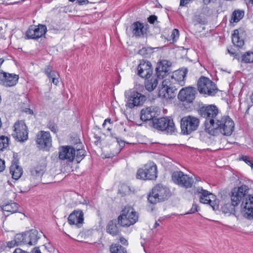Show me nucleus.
Wrapping results in <instances>:
<instances>
[{
  "mask_svg": "<svg viewBox=\"0 0 253 253\" xmlns=\"http://www.w3.org/2000/svg\"><path fill=\"white\" fill-rule=\"evenodd\" d=\"M199 124V119L195 117L190 115L183 117L180 120L181 133L187 135L190 134L198 129Z\"/></svg>",
  "mask_w": 253,
  "mask_h": 253,
  "instance_id": "6e6552de",
  "label": "nucleus"
},
{
  "mask_svg": "<svg viewBox=\"0 0 253 253\" xmlns=\"http://www.w3.org/2000/svg\"><path fill=\"white\" fill-rule=\"evenodd\" d=\"M245 36V31L243 28H240L235 30L232 35V43L237 47H242L244 44V39Z\"/></svg>",
  "mask_w": 253,
  "mask_h": 253,
  "instance_id": "5701e85b",
  "label": "nucleus"
},
{
  "mask_svg": "<svg viewBox=\"0 0 253 253\" xmlns=\"http://www.w3.org/2000/svg\"><path fill=\"white\" fill-rule=\"evenodd\" d=\"M58 76L57 75H56V76H52L50 77V79H52V82L54 84L56 85L58 83V79L56 77Z\"/></svg>",
  "mask_w": 253,
  "mask_h": 253,
  "instance_id": "5fc2aeb1",
  "label": "nucleus"
},
{
  "mask_svg": "<svg viewBox=\"0 0 253 253\" xmlns=\"http://www.w3.org/2000/svg\"><path fill=\"white\" fill-rule=\"evenodd\" d=\"M156 112L154 111V108L150 107L143 109L140 113V119L142 121L147 122L152 120L155 118Z\"/></svg>",
  "mask_w": 253,
  "mask_h": 253,
  "instance_id": "cd10ccee",
  "label": "nucleus"
},
{
  "mask_svg": "<svg viewBox=\"0 0 253 253\" xmlns=\"http://www.w3.org/2000/svg\"><path fill=\"white\" fill-rule=\"evenodd\" d=\"M9 139L6 136L1 135L0 136V150L3 151L9 145Z\"/></svg>",
  "mask_w": 253,
  "mask_h": 253,
  "instance_id": "ea45409f",
  "label": "nucleus"
},
{
  "mask_svg": "<svg viewBox=\"0 0 253 253\" xmlns=\"http://www.w3.org/2000/svg\"><path fill=\"white\" fill-rule=\"evenodd\" d=\"M241 207L244 212V216L248 219H253V195H248L242 201Z\"/></svg>",
  "mask_w": 253,
  "mask_h": 253,
  "instance_id": "412c9836",
  "label": "nucleus"
},
{
  "mask_svg": "<svg viewBox=\"0 0 253 253\" xmlns=\"http://www.w3.org/2000/svg\"><path fill=\"white\" fill-rule=\"evenodd\" d=\"M32 253H41L40 250L39 248H35L32 251Z\"/></svg>",
  "mask_w": 253,
  "mask_h": 253,
  "instance_id": "052dcab7",
  "label": "nucleus"
},
{
  "mask_svg": "<svg viewBox=\"0 0 253 253\" xmlns=\"http://www.w3.org/2000/svg\"><path fill=\"white\" fill-rule=\"evenodd\" d=\"M241 160L244 161L248 165L250 166L252 169H253V161L250 159V157L247 156H243Z\"/></svg>",
  "mask_w": 253,
  "mask_h": 253,
  "instance_id": "37998d69",
  "label": "nucleus"
},
{
  "mask_svg": "<svg viewBox=\"0 0 253 253\" xmlns=\"http://www.w3.org/2000/svg\"><path fill=\"white\" fill-rule=\"evenodd\" d=\"M190 0H180V6H184L186 4L188 3Z\"/></svg>",
  "mask_w": 253,
  "mask_h": 253,
  "instance_id": "4d7b16f0",
  "label": "nucleus"
},
{
  "mask_svg": "<svg viewBox=\"0 0 253 253\" xmlns=\"http://www.w3.org/2000/svg\"><path fill=\"white\" fill-rule=\"evenodd\" d=\"M46 170V165L44 163L37 166L31 170V174L35 177H41Z\"/></svg>",
  "mask_w": 253,
  "mask_h": 253,
  "instance_id": "473e14b6",
  "label": "nucleus"
},
{
  "mask_svg": "<svg viewBox=\"0 0 253 253\" xmlns=\"http://www.w3.org/2000/svg\"><path fill=\"white\" fill-rule=\"evenodd\" d=\"M18 246V245H17L16 242L15 241V239H14L13 240L9 241L7 243V246L9 248H12L15 246Z\"/></svg>",
  "mask_w": 253,
  "mask_h": 253,
  "instance_id": "09e8293b",
  "label": "nucleus"
},
{
  "mask_svg": "<svg viewBox=\"0 0 253 253\" xmlns=\"http://www.w3.org/2000/svg\"><path fill=\"white\" fill-rule=\"evenodd\" d=\"M237 202L233 198L230 197V202L224 204L221 207V210L225 213L235 214V208L239 205Z\"/></svg>",
  "mask_w": 253,
  "mask_h": 253,
  "instance_id": "c85d7f7f",
  "label": "nucleus"
},
{
  "mask_svg": "<svg viewBox=\"0 0 253 253\" xmlns=\"http://www.w3.org/2000/svg\"><path fill=\"white\" fill-rule=\"evenodd\" d=\"M138 219V215L133 208L131 207H125L118 216L121 226L129 227L135 223Z\"/></svg>",
  "mask_w": 253,
  "mask_h": 253,
  "instance_id": "39448f33",
  "label": "nucleus"
},
{
  "mask_svg": "<svg viewBox=\"0 0 253 253\" xmlns=\"http://www.w3.org/2000/svg\"><path fill=\"white\" fill-rule=\"evenodd\" d=\"M76 3L80 5H85L89 3L88 0H77Z\"/></svg>",
  "mask_w": 253,
  "mask_h": 253,
  "instance_id": "603ef678",
  "label": "nucleus"
},
{
  "mask_svg": "<svg viewBox=\"0 0 253 253\" xmlns=\"http://www.w3.org/2000/svg\"><path fill=\"white\" fill-rule=\"evenodd\" d=\"M5 162L0 159V172L3 171L5 169Z\"/></svg>",
  "mask_w": 253,
  "mask_h": 253,
  "instance_id": "3c124183",
  "label": "nucleus"
},
{
  "mask_svg": "<svg viewBox=\"0 0 253 253\" xmlns=\"http://www.w3.org/2000/svg\"><path fill=\"white\" fill-rule=\"evenodd\" d=\"M196 93L195 88L191 86L185 87L179 91L177 97L182 102L190 103L194 100Z\"/></svg>",
  "mask_w": 253,
  "mask_h": 253,
  "instance_id": "f8f14e48",
  "label": "nucleus"
},
{
  "mask_svg": "<svg viewBox=\"0 0 253 253\" xmlns=\"http://www.w3.org/2000/svg\"><path fill=\"white\" fill-rule=\"evenodd\" d=\"M42 232L40 234L36 229H31L26 232L27 243L29 245H35L41 237Z\"/></svg>",
  "mask_w": 253,
  "mask_h": 253,
  "instance_id": "bb28decb",
  "label": "nucleus"
},
{
  "mask_svg": "<svg viewBox=\"0 0 253 253\" xmlns=\"http://www.w3.org/2000/svg\"><path fill=\"white\" fill-rule=\"evenodd\" d=\"M203 1L204 4L206 5L209 4L211 2V0H203Z\"/></svg>",
  "mask_w": 253,
  "mask_h": 253,
  "instance_id": "e2e57ef3",
  "label": "nucleus"
},
{
  "mask_svg": "<svg viewBox=\"0 0 253 253\" xmlns=\"http://www.w3.org/2000/svg\"><path fill=\"white\" fill-rule=\"evenodd\" d=\"M228 52L229 53H230L231 55H234L235 54V52H234L233 51H232L231 49H228Z\"/></svg>",
  "mask_w": 253,
  "mask_h": 253,
  "instance_id": "0e129e2a",
  "label": "nucleus"
},
{
  "mask_svg": "<svg viewBox=\"0 0 253 253\" xmlns=\"http://www.w3.org/2000/svg\"><path fill=\"white\" fill-rule=\"evenodd\" d=\"M68 222L71 225H76L80 227L84 221V213L82 211H74L69 216Z\"/></svg>",
  "mask_w": 253,
  "mask_h": 253,
  "instance_id": "a878e982",
  "label": "nucleus"
},
{
  "mask_svg": "<svg viewBox=\"0 0 253 253\" xmlns=\"http://www.w3.org/2000/svg\"><path fill=\"white\" fill-rule=\"evenodd\" d=\"M157 20V17L155 15H152L147 18V21L150 24H154Z\"/></svg>",
  "mask_w": 253,
  "mask_h": 253,
  "instance_id": "de8ad7c7",
  "label": "nucleus"
},
{
  "mask_svg": "<svg viewBox=\"0 0 253 253\" xmlns=\"http://www.w3.org/2000/svg\"><path fill=\"white\" fill-rule=\"evenodd\" d=\"M171 37H172L173 40H174V39H175V38H178L179 31L176 29H173L172 31Z\"/></svg>",
  "mask_w": 253,
  "mask_h": 253,
  "instance_id": "8fccbe9b",
  "label": "nucleus"
},
{
  "mask_svg": "<svg viewBox=\"0 0 253 253\" xmlns=\"http://www.w3.org/2000/svg\"><path fill=\"white\" fill-rule=\"evenodd\" d=\"M14 239L16 242L18 246L22 244H27L26 240V232L22 234H17L14 237Z\"/></svg>",
  "mask_w": 253,
  "mask_h": 253,
  "instance_id": "58836bf2",
  "label": "nucleus"
},
{
  "mask_svg": "<svg viewBox=\"0 0 253 253\" xmlns=\"http://www.w3.org/2000/svg\"><path fill=\"white\" fill-rule=\"evenodd\" d=\"M250 189L245 184H242L240 186L234 188L231 191L230 197L233 198L239 204L241 201L244 200L250 194Z\"/></svg>",
  "mask_w": 253,
  "mask_h": 253,
  "instance_id": "4468645a",
  "label": "nucleus"
},
{
  "mask_svg": "<svg viewBox=\"0 0 253 253\" xmlns=\"http://www.w3.org/2000/svg\"><path fill=\"white\" fill-rule=\"evenodd\" d=\"M211 199V203H208L212 208L214 211L218 210L219 209V201L214 199Z\"/></svg>",
  "mask_w": 253,
  "mask_h": 253,
  "instance_id": "79ce46f5",
  "label": "nucleus"
},
{
  "mask_svg": "<svg viewBox=\"0 0 253 253\" xmlns=\"http://www.w3.org/2000/svg\"><path fill=\"white\" fill-rule=\"evenodd\" d=\"M83 146L81 142L79 143V144L75 148L77 154L76 155V161L77 163H80L85 155V151L83 148Z\"/></svg>",
  "mask_w": 253,
  "mask_h": 253,
  "instance_id": "f704fd0d",
  "label": "nucleus"
},
{
  "mask_svg": "<svg viewBox=\"0 0 253 253\" xmlns=\"http://www.w3.org/2000/svg\"><path fill=\"white\" fill-rule=\"evenodd\" d=\"M47 32L44 25L39 24L37 27L31 26L26 31V36L28 39H38L45 35Z\"/></svg>",
  "mask_w": 253,
  "mask_h": 253,
  "instance_id": "dca6fc26",
  "label": "nucleus"
},
{
  "mask_svg": "<svg viewBox=\"0 0 253 253\" xmlns=\"http://www.w3.org/2000/svg\"><path fill=\"white\" fill-rule=\"evenodd\" d=\"M244 15V11L242 10H235L232 14V20L234 22H239Z\"/></svg>",
  "mask_w": 253,
  "mask_h": 253,
  "instance_id": "4c0bfd02",
  "label": "nucleus"
},
{
  "mask_svg": "<svg viewBox=\"0 0 253 253\" xmlns=\"http://www.w3.org/2000/svg\"><path fill=\"white\" fill-rule=\"evenodd\" d=\"M48 128L50 129V130L54 133H56L57 130V126L54 123H50L48 125Z\"/></svg>",
  "mask_w": 253,
  "mask_h": 253,
  "instance_id": "49530a36",
  "label": "nucleus"
},
{
  "mask_svg": "<svg viewBox=\"0 0 253 253\" xmlns=\"http://www.w3.org/2000/svg\"><path fill=\"white\" fill-rule=\"evenodd\" d=\"M119 225L118 219L110 220L106 226L107 232L113 236L118 235L120 232Z\"/></svg>",
  "mask_w": 253,
  "mask_h": 253,
  "instance_id": "c756f323",
  "label": "nucleus"
},
{
  "mask_svg": "<svg viewBox=\"0 0 253 253\" xmlns=\"http://www.w3.org/2000/svg\"><path fill=\"white\" fill-rule=\"evenodd\" d=\"M195 22L196 23L201 24H205L206 23V20L204 19H203L201 16L200 15H197L195 16Z\"/></svg>",
  "mask_w": 253,
  "mask_h": 253,
  "instance_id": "a18cd8bd",
  "label": "nucleus"
},
{
  "mask_svg": "<svg viewBox=\"0 0 253 253\" xmlns=\"http://www.w3.org/2000/svg\"><path fill=\"white\" fill-rule=\"evenodd\" d=\"M198 211V206L196 204H193L191 209L186 214H192Z\"/></svg>",
  "mask_w": 253,
  "mask_h": 253,
  "instance_id": "c03bdc74",
  "label": "nucleus"
},
{
  "mask_svg": "<svg viewBox=\"0 0 253 253\" xmlns=\"http://www.w3.org/2000/svg\"><path fill=\"white\" fill-rule=\"evenodd\" d=\"M178 87L170 82L169 78L164 80L159 87L158 96L162 98L168 100L175 97Z\"/></svg>",
  "mask_w": 253,
  "mask_h": 253,
  "instance_id": "0eeeda50",
  "label": "nucleus"
},
{
  "mask_svg": "<svg viewBox=\"0 0 253 253\" xmlns=\"http://www.w3.org/2000/svg\"><path fill=\"white\" fill-rule=\"evenodd\" d=\"M10 172L13 179H18L21 177L23 170L17 164L13 163L10 167Z\"/></svg>",
  "mask_w": 253,
  "mask_h": 253,
  "instance_id": "2f4dec72",
  "label": "nucleus"
},
{
  "mask_svg": "<svg viewBox=\"0 0 253 253\" xmlns=\"http://www.w3.org/2000/svg\"><path fill=\"white\" fill-rule=\"evenodd\" d=\"M171 178L174 183L185 188H191L194 183V180L192 177L184 174L181 171L173 172Z\"/></svg>",
  "mask_w": 253,
  "mask_h": 253,
  "instance_id": "9d476101",
  "label": "nucleus"
},
{
  "mask_svg": "<svg viewBox=\"0 0 253 253\" xmlns=\"http://www.w3.org/2000/svg\"><path fill=\"white\" fill-rule=\"evenodd\" d=\"M170 190L166 186L159 184L156 185L148 196V201L152 204L167 200L171 196Z\"/></svg>",
  "mask_w": 253,
  "mask_h": 253,
  "instance_id": "7ed1b4c3",
  "label": "nucleus"
},
{
  "mask_svg": "<svg viewBox=\"0 0 253 253\" xmlns=\"http://www.w3.org/2000/svg\"><path fill=\"white\" fill-rule=\"evenodd\" d=\"M133 35L136 38L144 37L147 34L149 25H144L139 21L134 22L131 26Z\"/></svg>",
  "mask_w": 253,
  "mask_h": 253,
  "instance_id": "4be33fe9",
  "label": "nucleus"
},
{
  "mask_svg": "<svg viewBox=\"0 0 253 253\" xmlns=\"http://www.w3.org/2000/svg\"><path fill=\"white\" fill-rule=\"evenodd\" d=\"M153 126L158 130L167 134H172L176 130L173 119L166 117L153 120Z\"/></svg>",
  "mask_w": 253,
  "mask_h": 253,
  "instance_id": "423d86ee",
  "label": "nucleus"
},
{
  "mask_svg": "<svg viewBox=\"0 0 253 253\" xmlns=\"http://www.w3.org/2000/svg\"><path fill=\"white\" fill-rule=\"evenodd\" d=\"M44 73L49 79H50L51 77L56 76V74L57 76H59L55 71L52 70V68L50 66H47L45 67Z\"/></svg>",
  "mask_w": 253,
  "mask_h": 253,
  "instance_id": "a19ab883",
  "label": "nucleus"
},
{
  "mask_svg": "<svg viewBox=\"0 0 253 253\" xmlns=\"http://www.w3.org/2000/svg\"><path fill=\"white\" fill-rule=\"evenodd\" d=\"M146 50H146V48H142L141 49H140V50H139L138 53H139V54H141V55H145V54H147V53H146Z\"/></svg>",
  "mask_w": 253,
  "mask_h": 253,
  "instance_id": "6e6d98bb",
  "label": "nucleus"
},
{
  "mask_svg": "<svg viewBox=\"0 0 253 253\" xmlns=\"http://www.w3.org/2000/svg\"><path fill=\"white\" fill-rule=\"evenodd\" d=\"M106 123H107V122H105V121H104V123H103V125H102V126H103L104 127H105V125H106Z\"/></svg>",
  "mask_w": 253,
  "mask_h": 253,
  "instance_id": "774afa93",
  "label": "nucleus"
},
{
  "mask_svg": "<svg viewBox=\"0 0 253 253\" xmlns=\"http://www.w3.org/2000/svg\"><path fill=\"white\" fill-rule=\"evenodd\" d=\"M37 143L40 149L49 150L51 146V137L48 131H41L37 134Z\"/></svg>",
  "mask_w": 253,
  "mask_h": 253,
  "instance_id": "2eb2a0df",
  "label": "nucleus"
},
{
  "mask_svg": "<svg viewBox=\"0 0 253 253\" xmlns=\"http://www.w3.org/2000/svg\"><path fill=\"white\" fill-rule=\"evenodd\" d=\"M105 122H108L110 124L112 123L111 120L110 119H108V118L105 120Z\"/></svg>",
  "mask_w": 253,
  "mask_h": 253,
  "instance_id": "69168bd1",
  "label": "nucleus"
},
{
  "mask_svg": "<svg viewBox=\"0 0 253 253\" xmlns=\"http://www.w3.org/2000/svg\"><path fill=\"white\" fill-rule=\"evenodd\" d=\"M242 62L245 63H253V51L246 52L242 56Z\"/></svg>",
  "mask_w": 253,
  "mask_h": 253,
  "instance_id": "e433bc0d",
  "label": "nucleus"
},
{
  "mask_svg": "<svg viewBox=\"0 0 253 253\" xmlns=\"http://www.w3.org/2000/svg\"><path fill=\"white\" fill-rule=\"evenodd\" d=\"M120 242L123 245H127V240L123 237L120 238Z\"/></svg>",
  "mask_w": 253,
  "mask_h": 253,
  "instance_id": "13d9d810",
  "label": "nucleus"
},
{
  "mask_svg": "<svg viewBox=\"0 0 253 253\" xmlns=\"http://www.w3.org/2000/svg\"><path fill=\"white\" fill-rule=\"evenodd\" d=\"M198 113L200 116L206 119L204 123L205 130L206 132H211V127L218 119L217 116L218 109L214 105L203 106L200 107Z\"/></svg>",
  "mask_w": 253,
  "mask_h": 253,
  "instance_id": "f257e3e1",
  "label": "nucleus"
},
{
  "mask_svg": "<svg viewBox=\"0 0 253 253\" xmlns=\"http://www.w3.org/2000/svg\"><path fill=\"white\" fill-rule=\"evenodd\" d=\"M13 137L17 141L23 142L28 139L27 127L24 122L19 121L16 122L13 126Z\"/></svg>",
  "mask_w": 253,
  "mask_h": 253,
  "instance_id": "9b49d317",
  "label": "nucleus"
},
{
  "mask_svg": "<svg viewBox=\"0 0 253 253\" xmlns=\"http://www.w3.org/2000/svg\"><path fill=\"white\" fill-rule=\"evenodd\" d=\"M195 194L199 195L200 201L203 204L211 203V199H214V196L210 192L204 190L202 187H197L194 191Z\"/></svg>",
  "mask_w": 253,
  "mask_h": 253,
  "instance_id": "393cba45",
  "label": "nucleus"
},
{
  "mask_svg": "<svg viewBox=\"0 0 253 253\" xmlns=\"http://www.w3.org/2000/svg\"><path fill=\"white\" fill-rule=\"evenodd\" d=\"M25 112H27V113H28L29 114H33V110L30 109H29V108L26 109Z\"/></svg>",
  "mask_w": 253,
  "mask_h": 253,
  "instance_id": "680f3d73",
  "label": "nucleus"
},
{
  "mask_svg": "<svg viewBox=\"0 0 253 253\" xmlns=\"http://www.w3.org/2000/svg\"><path fill=\"white\" fill-rule=\"evenodd\" d=\"M188 70L186 68L182 69L175 71L169 79L172 84L177 85V87L183 86L185 84V80Z\"/></svg>",
  "mask_w": 253,
  "mask_h": 253,
  "instance_id": "6ab92c4d",
  "label": "nucleus"
},
{
  "mask_svg": "<svg viewBox=\"0 0 253 253\" xmlns=\"http://www.w3.org/2000/svg\"><path fill=\"white\" fill-rule=\"evenodd\" d=\"M146 100L145 95L137 91H133L128 95L126 106L133 108L135 106H141Z\"/></svg>",
  "mask_w": 253,
  "mask_h": 253,
  "instance_id": "f3484780",
  "label": "nucleus"
},
{
  "mask_svg": "<svg viewBox=\"0 0 253 253\" xmlns=\"http://www.w3.org/2000/svg\"><path fill=\"white\" fill-rule=\"evenodd\" d=\"M234 123L229 116H223L220 119H216L211 127V132H208L211 135H215L219 130L224 135H230L234 130Z\"/></svg>",
  "mask_w": 253,
  "mask_h": 253,
  "instance_id": "f03ea898",
  "label": "nucleus"
},
{
  "mask_svg": "<svg viewBox=\"0 0 253 253\" xmlns=\"http://www.w3.org/2000/svg\"><path fill=\"white\" fill-rule=\"evenodd\" d=\"M159 225V224L158 223L157 221H156L155 223V224H154V228H156L157 226H158Z\"/></svg>",
  "mask_w": 253,
  "mask_h": 253,
  "instance_id": "338daca9",
  "label": "nucleus"
},
{
  "mask_svg": "<svg viewBox=\"0 0 253 253\" xmlns=\"http://www.w3.org/2000/svg\"><path fill=\"white\" fill-rule=\"evenodd\" d=\"M145 82V87L146 90L149 91H153L158 85V78L154 76L151 78H146Z\"/></svg>",
  "mask_w": 253,
  "mask_h": 253,
  "instance_id": "7c9ffc66",
  "label": "nucleus"
},
{
  "mask_svg": "<svg viewBox=\"0 0 253 253\" xmlns=\"http://www.w3.org/2000/svg\"><path fill=\"white\" fill-rule=\"evenodd\" d=\"M248 6H252L253 5V0H244Z\"/></svg>",
  "mask_w": 253,
  "mask_h": 253,
  "instance_id": "bf43d9fd",
  "label": "nucleus"
},
{
  "mask_svg": "<svg viewBox=\"0 0 253 253\" xmlns=\"http://www.w3.org/2000/svg\"><path fill=\"white\" fill-rule=\"evenodd\" d=\"M19 205L15 202L8 203L3 205L1 208V210L10 212L11 213L16 212L18 211Z\"/></svg>",
  "mask_w": 253,
  "mask_h": 253,
  "instance_id": "72a5a7b5",
  "label": "nucleus"
},
{
  "mask_svg": "<svg viewBox=\"0 0 253 253\" xmlns=\"http://www.w3.org/2000/svg\"><path fill=\"white\" fill-rule=\"evenodd\" d=\"M110 253H127L126 249L119 244H112L110 247Z\"/></svg>",
  "mask_w": 253,
  "mask_h": 253,
  "instance_id": "c9c22d12",
  "label": "nucleus"
},
{
  "mask_svg": "<svg viewBox=\"0 0 253 253\" xmlns=\"http://www.w3.org/2000/svg\"><path fill=\"white\" fill-rule=\"evenodd\" d=\"M158 176L156 165L153 162H149L144 166L138 169L136 178L138 179L147 180H155Z\"/></svg>",
  "mask_w": 253,
  "mask_h": 253,
  "instance_id": "20e7f679",
  "label": "nucleus"
},
{
  "mask_svg": "<svg viewBox=\"0 0 253 253\" xmlns=\"http://www.w3.org/2000/svg\"><path fill=\"white\" fill-rule=\"evenodd\" d=\"M76 156V150L72 146H62L59 148L58 158L62 161L72 162Z\"/></svg>",
  "mask_w": 253,
  "mask_h": 253,
  "instance_id": "ddd939ff",
  "label": "nucleus"
},
{
  "mask_svg": "<svg viewBox=\"0 0 253 253\" xmlns=\"http://www.w3.org/2000/svg\"><path fill=\"white\" fill-rule=\"evenodd\" d=\"M171 63L170 62L163 60L158 63L156 68L157 77L160 79L165 78L169 72Z\"/></svg>",
  "mask_w": 253,
  "mask_h": 253,
  "instance_id": "a211bd4d",
  "label": "nucleus"
},
{
  "mask_svg": "<svg viewBox=\"0 0 253 253\" xmlns=\"http://www.w3.org/2000/svg\"><path fill=\"white\" fill-rule=\"evenodd\" d=\"M111 136L112 137H114V136L112 134H111ZM114 138L116 139L118 143L121 146V144H122L123 145V146L125 145V143H124V141L122 140L121 139H120L118 137H114Z\"/></svg>",
  "mask_w": 253,
  "mask_h": 253,
  "instance_id": "864d4df0",
  "label": "nucleus"
},
{
  "mask_svg": "<svg viewBox=\"0 0 253 253\" xmlns=\"http://www.w3.org/2000/svg\"><path fill=\"white\" fill-rule=\"evenodd\" d=\"M198 89L200 93L214 96L218 89L216 84L208 78L201 77L198 81Z\"/></svg>",
  "mask_w": 253,
  "mask_h": 253,
  "instance_id": "1a4fd4ad",
  "label": "nucleus"
},
{
  "mask_svg": "<svg viewBox=\"0 0 253 253\" xmlns=\"http://www.w3.org/2000/svg\"><path fill=\"white\" fill-rule=\"evenodd\" d=\"M19 79L17 75L9 74L3 71L0 72V81L5 86L11 87L15 85Z\"/></svg>",
  "mask_w": 253,
  "mask_h": 253,
  "instance_id": "aec40b11",
  "label": "nucleus"
},
{
  "mask_svg": "<svg viewBox=\"0 0 253 253\" xmlns=\"http://www.w3.org/2000/svg\"><path fill=\"white\" fill-rule=\"evenodd\" d=\"M138 75L143 78H150L152 74V68L150 62H141L138 66Z\"/></svg>",
  "mask_w": 253,
  "mask_h": 253,
  "instance_id": "b1692460",
  "label": "nucleus"
}]
</instances>
